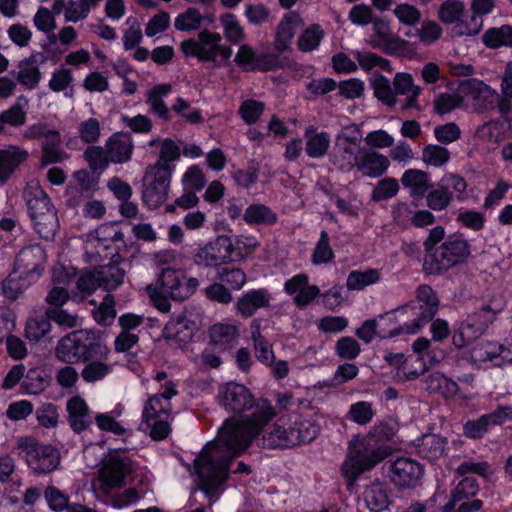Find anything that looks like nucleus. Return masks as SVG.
Instances as JSON below:
<instances>
[{
	"instance_id": "72a5a7b5",
	"label": "nucleus",
	"mask_w": 512,
	"mask_h": 512,
	"mask_svg": "<svg viewBox=\"0 0 512 512\" xmlns=\"http://www.w3.org/2000/svg\"><path fill=\"white\" fill-rule=\"evenodd\" d=\"M172 90L171 84H160L154 86L147 92L146 103L150 107V111L163 120L170 118L168 107L163 98Z\"/></svg>"
},
{
	"instance_id": "f257e3e1",
	"label": "nucleus",
	"mask_w": 512,
	"mask_h": 512,
	"mask_svg": "<svg viewBox=\"0 0 512 512\" xmlns=\"http://www.w3.org/2000/svg\"><path fill=\"white\" fill-rule=\"evenodd\" d=\"M220 405L229 412L241 414L253 409L250 416L241 420H226L217 438L208 444L194 460L199 488L214 502L218 488L228 479L229 464L244 452L252 439L276 413L265 399L255 400L251 391L243 384L228 382L218 390Z\"/></svg>"
},
{
	"instance_id": "a18cd8bd",
	"label": "nucleus",
	"mask_w": 512,
	"mask_h": 512,
	"mask_svg": "<svg viewBox=\"0 0 512 512\" xmlns=\"http://www.w3.org/2000/svg\"><path fill=\"white\" fill-rule=\"evenodd\" d=\"M483 42L490 48H497L502 45L512 47V26L503 25L488 29L483 35Z\"/></svg>"
},
{
	"instance_id": "20e7f679",
	"label": "nucleus",
	"mask_w": 512,
	"mask_h": 512,
	"mask_svg": "<svg viewBox=\"0 0 512 512\" xmlns=\"http://www.w3.org/2000/svg\"><path fill=\"white\" fill-rule=\"evenodd\" d=\"M23 195L35 231L42 239L52 240L59 229V219L50 198L34 181L27 184Z\"/></svg>"
},
{
	"instance_id": "ddd939ff",
	"label": "nucleus",
	"mask_w": 512,
	"mask_h": 512,
	"mask_svg": "<svg viewBox=\"0 0 512 512\" xmlns=\"http://www.w3.org/2000/svg\"><path fill=\"white\" fill-rule=\"evenodd\" d=\"M500 311V307L493 308L490 305H484L479 310L469 314L453 333V345L459 349L470 345L485 333Z\"/></svg>"
},
{
	"instance_id": "412c9836",
	"label": "nucleus",
	"mask_w": 512,
	"mask_h": 512,
	"mask_svg": "<svg viewBox=\"0 0 512 512\" xmlns=\"http://www.w3.org/2000/svg\"><path fill=\"white\" fill-rule=\"evenodd\" d=\"M466 93L475 101V105L482 111L492 109L499 98V94L493 91L482 81L468 80L463 85Z\"/></svg>"
},
{
	"instance_id": "7c9ffc66",
	"label": "nucleus",
	"mask_w": 512,
	"mask_h": 512,
	"mask_svg": "<svg viewBox=\"0 0 512 512\" xmlns=\"http://www.w3.org/2000/svg\"><path fill=\"white\" fill-rule=\"evenodd\" d=\"M447 440L437 434H425L419 440L417 451L423 458L433 461L445 453Z\"/></svg>"
},
{
	"instance_id": "6ab92c4d",
	"label": "nucleus",
	"mask_w": 512,
	"mask_h": 512,
	"mask_svg": "<svg viewBox=\"0 0 512 512\" xmlns=\"http://www.w3.org/2000/svg\"><path fill=\"white\" fill-rule=\"evenodd\" d=\"M372 24L373 36L370 44L373 48L383 49L387 53H394L406 45V41L393 36L390 23L380 17H375Z\"/></svg>"
},
{
	"instance_id": "4c0bfd02",
	"label": "nucleus",
	"mask_w": 512,
	"mask_h": 512,
	"mask_svg": "<svg viewBox=\"0 0 512 512\" xmlns=\"http://www.w3.org/2000/svg\"><path fill=\"white\" fill-rule=\"evenodd\" d=\"M121 233L117 231L112 224H102L96 230L89 233L86 241V253H89V248L95 247L96 243H101L105 248L108 247L109 243L118 241Z\"/></svg>"
},
{
	"instance_id": "e2e57ef3",
	"label": "nucleus",
	"mask_w": 512,
	"mask_h": 512,
	"mask_svg": "<svg viewBox=\"0 0 512 512\" xmlns=\"http://www.w3.org/2000/svg\"><path fill=\"white\" fill-rule=\"evenodd\" d=\"M399 191V184L395 178L381 179L374 187L371 199L375 202L390 199Z\"/></svg>"
},
{
	"instance_id": "603ef678",
	"label": "nucleus",
	"mask_w": 512,
	"mask_h": 512,
	"mask_svg": "<svg viewBox=\"0 0 512 512\" xmlns=\"http://www.w3.org/2000/svg\"><path fill=\"white\" fill-rule=\"evenodd\" d=\"M94 320L101 326H109L116 318L115 301L111 294H106L101 304L92 312Z\"/></svg>"
},
{
	"instance_id": "5fc2aeb1",
	"label": "nucleus",
	"mask_w": 512,
	"mask_h": 512,
	"mask_svg": "<svg viewBox=\"0 0 512 512\" xmlns=\"http://www.w3.org/2000/svg\"><path fill=\"white\" fill-rule=\"evenodd\" d=\"M38 424L46 429L56 428L59 422V408L53 403H43L35 411Z\"/></svg>"
},
{
	"instance_id": "39448f33",
	"label": "nucleus",
	"mask_w": 512,
	"mask_h": 512,
	"mask_svg": "<svg viewBox=\"0 0 512 512\" xmlns=\"http://www.w3.org/2000/svg\"><path fill=\"white\" fill-rule=\"evenodd\" d=\"M108 354L109 349L96 341L95 333L90 330H78L67 334L59 340L55 348L56 358L66 364L89 361L96 356L106 358Z\"/></svg>"
},
{
	"instance_id": "6e6552de",
	"label": "nucleus",
	"mask_w": 512,
	"mask_h": 512,
	"mask_svg": "<svg viewBox=\"0 0 512 512\" xmlns=\"http://www.w3.org/2000/svg\"><path fill=\"white\" fill-rule=\"evenodd\" d=\"M136 468V464L125 451L120 449L109 450L98 470L101 489L109 493L111 490L122 488L127 484L128 479L133 476Z\"/></svg>"
},
{
	"instance_id": "a19ab883",
	"label": "nucleus",
	"mask_w": 512,
	"mask_h": 512,
	"mask_svg": "<svg viewBox=\"0 0 512 512\" xmlns=\"http://www.w3.org/2000/svg\"><path fill=\"white\" fill-rule=\"evenodd\" d=\"M451 157L450 151L436 144H428L422 149L421 160L427 165L440 168L446 165Z\"/></svg>"
},
{
	"instance_id": "680f3d73",
	"label": "nucleus",
	"mask_w": 512,
	"mask_h": 512,
	"mask_svg": "<svg viewBox=\"0 0 512 512\" xmlns=\"http://www.w3.org/2000/svg\"><path fill=\"white\" fill-rule=\"evenodd\" d=\"M206 177L198 165L189 167L182 177L184 190L201 191L206 185Z\"/></svg>"
},
{
	"instance_id": "e433bc0d",
	"label": "nucleus",
	"mask_w": 512,
	"mask_h": 512,
	"mask_svg": "<svg viewBox=\"0 0 512 512\" xmlns=\"http://www.w3.org/2000/svg\"><path fill=\"white\" fill-rule=\"evenodd\" d=\"M243 219L250 225H273L277 222V215L263 204H252L247 207Z\"/></svg>"
},
{
	"instance_id": "4d7b16f0",
	"label": "nucleus",
	"mask_w": 512,
	"mask_h": 512,
	"mask_svg": "<svg viewBox=\"0 0 512 512\" xmlns=\"http://www.w3.org/2000/svg\"><path fill=\"white\" fill-rule=\"evenodd\" d=\"M464 4L458 0H447L439 9V18L446 24L461 23L460 21L464 13Z\"/></svg>"
},
{
	"instance_id": "3c124183",
	"label": "nucleus",
	"mask_w": 512,
	"mask_h": 512,
	"mask_svg": "<svg viewBox=\"0 0 512 512\" xmlns=\"http://www.w3.org/2000/svg\"><path fill=\"white\" fill-rule=\"evenodd\" d=\"M392 12L398 22L407 27L416 26L422 18L421 11L415 5L406 2L396 4Z\"/></svg>"
},
{
	"instance_id": "f3484780",
	"label": "nucleus",
	"mask_w": 512,
	"mask_h": 512,
	"mask_svg": "<svg viewBox=\"0 0 512 512\" xmlns=\"http://www.w3.org/2000/svg\"><path fill=\"white\" fill-rule=\"evenodd\" d=\"M391 479L399 487H414L420 480L423 471L421 465L406 457L396 459L390 466Z\"/></svg>"
},
{
	"instance_id": "58836bf2",
	"label": "nucleus",
	"mask_w": 512,
	"mask_h": 512,
	"mask_svg": "<svg viewBox=\"0 0 512 512\" xmlns=\"http://www.w3.org/2000/svg\"><path fill=\"white\" fill-rule=\"evenodd\" d=\"M96 273L101 287L107 291L116 289L121 285L125 276L124 269L112 263L100 266L96 269Z\"/></svg>"
},
{
	"instance_id": "dca6fc26",
	"label": "nucleus",
	"mask_w": 512,
	"mask_h": 512,
	"mask_svg": "<svg viewBox=\"0 0 512 512\" xmlns=\"http://www.w3.org/2000/svg\"><path fill=\"white\" fill-rule=\"evenodd\" d=\"M46 255L39 244H33L20 250L16 257L14 271L20 277L39 278L44 270Z\"/></svg>"
},
{
	"instance_id": "a878e982",
	"label": "nucleus",
	"mask_w": 512,
	"mask_h": 512,
	"mask_svg": "<svg viewBox=\"0 0 512 512\" xmlns=\"http://www.w3.org/2000/svg\"><path fill=\"white\" fill-rule=\"evenodd\" d=\"M239 336V327L234 324L216 323L209 330L210 343L220 350L234 347Z\"/></svg>"
},
{
	"instance_id": "2eb2a0df",
	"label": "nucleus",
	"mask_w": 512,
	"mask_h": 512,
	"mask_svg": "<svg viewBox=\"0 0 512 512\" xmlns=\"http://www.w3.org/2000/svg\"><path fill=\"white\" fill-rule=\"evenodd\" d=\"M232 243L226 236H218L200 247L193 256L194 263L202 267H216L232 258Z\"/></svg>"
},
{
	"instance_id": "9b49d317",
	"label": "nucleus",
	"mask_w": 512,
	"mask_h": 512,
	"mask_svg": "<svg viewBox=\"0 0 512 512\" xmlns=\"http://www.w3.org/2000/svg\"><path fill=\"white\" fill-rule=\"evenodd\" d=\"M174 166L149 165L143 177L142 201L150 209L160 207L168 198Z\"/></svg>"
},
{
	"instance_id": "37998d69",
	"label": "nucleus",
	"mask_w": 512,
	"mask_h": 512,
	"mask_svg": "<svg viewBox=\"0 0 512 512\" xmlns=\"http://www.w3.org/2000/svg\"><path fill=\"white\" fill-rule=\"evenodd\" d=\"M85 366L81 371L82 379L87 383H95L103 380L112 371V366L101 360L83 361Z\"/></svg>"
},
{
	"instance_id": "c85d7f7f",
	"label": "nucleus",
	"mask_w": 512,
	"mask_h": 512,
	"mask_svg": "<svg viewBox=\"0 0 512 512\" xmlns=\"http://www.w3.org/2000/svg\"><path fill=\"white\" fill-rule=\"evenodd\" d=\"M401 183L410 189V195L414 198L424 196L433 188V184L429 182V174L420 169L406 170L401 177Z\"/></svg>"
},
{
	"instance_id": "f03ea898",
	"label": "nucleus",
	"mask_w": 512,
	"mask_h": 512,
	"mask_svg": "<svg viewBox=\"0 0 512 512\" xmlns=\"http://www.w3.org/2000/svg\"><path fill=\"white\" fill-rule=\"evenodd\" d=\"M395 433L394 425L388 422L375 425L343 463L344 477L354 481L361 473L371 470L383 461L390 453L387 442Z\"/></svg>"
},
{
	"instance_id": "774afa93",
	"label": "nucleus",
	"mask_w": 512,
	"mask_h": 512,
	"mask_svg": "<svg viewBox=\"0 0 512 512\" xmlns=\"http://www.w3.org/2000/svg\"><path fill=\"white\" fill-rule=\"evenodd\" d=\"M264 109V103L254 99H247L241 103L239 114L246 124L252 125L257 122Z\"/></svg>"
},
{
	"instance_id": "13d9d810",
	"label": "nucleus",
	"mask_w": 512,
	"mask_h": 512,
	"mask_svg": "<svg viewBox=\"0 0 512 512\" xmlns=\"http://www.w3.org/2000/svg\"><path fill=\"white\" fill-rule=\"evenodd\" d=\"M334 257V252L330 245L329 235L326 231H321L320 238L316 243L312 253V263L320 265L331 261Z\"/></svg>"
},
{
	"instance_id": "864d4df0",
	"label": "nucleus",
	"mask_w": 512,
	"mask_h": 512,
	"mask_svg": "<svg viewBox=\"0 0 512 512\" xmlns=\"http://www.w3.org/2000/svg\"><path fill=\"white\" fill-rule=\"evenodd\" d=\"M163 335L166 339L175 340L179 343L186 342L192 336L191 331L180 317L168 321L163 329Z\"/></svg>"
},
{
	"instance_id": "de8ad7c7",
	"label": "nucleus",
	"mask_w": 512,
	"mask_h": 512,
	"mask_svg": "<svg viewBox=\"0 0 512 512\" xmlns=\"http://www.w3.org/2000/svg\"><path fill=\"white\" fill-rule=\"evenodd\" d=\"M220 23L223 26L225 39L231 44H238L245 39L246 34L244 28L234 14H223L220 17Z\"/></svg>"
},
{
	"instance_id": "aec40b11",
	"label": "nucleus",
	"mask_w": 512,
	"mask_h": 512,
	"mask_svg": "<svg viewBox=\"0 0 512 512\" xmlns=\"http://www.w3.org/2000/svg\"><path fill=\"white\" fill-rule=\"evenodd\" d=\"M47 56L43 52H33L29 57L19 62V71L17 73L18 82L28 89L37 87L41 80V72L38 65L44 64Z\"/></svg>"
},
{
	"instance_id": "9d476101",
	"label": "nucleus",
	"mask_w": 512,
	"mask_h": 512,
	"mask_svg": "<svg viewBox=\"0 0 512 512\" xmlns=\"http://www.w3.org/2000/svg\"><path fill=\"white\" fill-rule=\"evenodd\" d=\"M361 131L356 124L345 126L335 136L331 163L344 173L351 172L357 165L360 154Z\"/></svg>"
},
{
	"instance_id": "69168bd1",
	"label": "nucleus",
	"mask_w": 512,
	"mask_h": 512,
	"mask_svg": "<svg viewBox=\"0 0 512 512\" xmlns=\"http://www.w3.org/2000/svg\"><path fill=\"white\" fill-rule=\"evenodd\" d=\"M98 288H102L96 273L93 271L82 274L76 281V295L81 299L91 295Z\"/></svg>"
},
{
	"instance_id": "473e14b6",
	"label": "nucleus",
	"mask_w": 512,
	"mask_h": 512,
	"mask_svg": "<svg viewBox=\"0 0 512 512\" xmlns=\"http://www.w3.org/2000/svg\"><path fill=\"white\" fill-rule=\"evenodd\" d=\"M295 438H292L291 429L274 424L264 431L262 445L267 448H290L295 446Z\"/></svg>"
},
{
	"instance_id": "5701e85b",
	"label": "nucleus",
	"mask_w": 512,
	"mask_h": 512,
	"mask_svg": "<svg viewBox=\"0 0 512 512\" xmlns=\"http://www.w3.org/2000/svg\"><path fill=\"white\" fill-rule=\"evenodd\" d=\"M109 159L113 163H125L131 159L133 141L129 133H116L106 143Z\"/></svg>"
},
{
	"instance_id": "052dcab7",
	"label": "nucleus",
	"mask_w": 512,
	"mask_h": 512,
	"mask_svg": "<svg viewBox=\"0 0 512 512\" xmlns=\"http://www.w3.org/2000/svg\"><path fill=\"white\" fill-rule=\"evenodd\" d=\"M47 320L53 321L64 328H74L78 325V315L69 313L62 307H48L45 311Z\"/></svg>"
},
{
	"instance_id": "49530a36",
	"label": "nucleus",
	"mask_w": 512,
	"mask_h": 512,
	"mask_svg": "<svg viewBox=\"0 0 512 512\" xmlns=\"http://www.w3.org/2000/svg\"><path fill=\"white\" fill-rule=\"evenodd\" d=\"M171 413L170 402H163L160 396H151L145 403L142 421H151L159 418H169Z\"/></svg>"
},
{
	"instance_id": "a211bd4d",
	"label": "nucleus",
	"mask_w": 512,
	"mask_h": 512,
	"mask_svg": "<svg viewBox=\"0 0 512 512\" xmlns=\"http://www.w3.org/2000/svg\"><path fill=\"white\" fill-rule=\"evenodd\" d=\"M390 166L387 156L374 149L361 148L356 169L364 177L379 178Z\"/></svg>"
},
{
	"instance_id": "f704fd0d",
	"label": "nucleus",
	"mask_w": 512,
	"mask_h": 512,
	"mask_svg": "<svg viewBox=\"0 0 512 512\" xmlns=\"http://www.w3.org/2000/svg\"><path fill=\"white\" fill-rule=\"evenodd\" d=\"M51 382L48 371L42 367H35L28 370L22 386L27 394L38 395L43 392Z\"/></svg>"
},
{
	"instance_id": "c9c22d12",
	"label": "nucleus",
	"mask_w": 512,
	"mask_h": 512,
	"mask_svg": "<svg viewBox=\"0 0 512 512\" xmlns=\"http://www.w3.org/2000/svg\"><path fill=\"white\" fill-rule=\"evenodd\" d=\"M367 507L372 512H381L388 508L389 497L383 484L374 482L368 486L363 494Z\"/></svg>"
},
{
	"instance_id": "c03bdc74",
	"label": "nucleus",
	"mask_w": 512,
	"mask_h": 512,
	"mask_svg": "<svg viewBox=\"0 0 512 512\" xmlns=\"http://www.w3.org/2000/svg\"><path fill=\"white\" fill-rule=\"evenodd\" d=\"M292 438H295V446L310 443L320 433V426L314 420H303L291 427Z\"/></svg>"
},
{
	"instance_id": "4468645a",
	"label": "nucleus",
	"mask_w": 512,
	"mask_h": 512,
	"mask_svg": "<svg viewBox=\"0 0 512 512\" xmlns=\"http://www.w3.org/2000/svg\"><path fill=\"white\" fill-rule=\"evenodd\" d=\"M24 137L33 140L43 139V164L57 163L63 159L64 152L60 148L62 143L60 133L48 124L38 123L29 126Z\"/></svg>"
},
{
	"instance_id": "bf43d9fd",
	"label": "nucleus",
	"mask_w": 512,
	"mask_h": 512,
	"mask_svg": "<svg viewBox=\"0 0 512 512\" xmlns=\"http://www.w3.org/2000/svg\"><path fill=\"white\" fill-rule=\"evenodd\" d=\"M372 404L367 401H359L350 406L347 417L358 425H366L374 417Z\"/></svg>"
},
{
	"instance_id": "cd10ccee",
	"label": "nucleus",
	"mask_w": 512,
	"mask_h": 512,
	"mask_svg": "<svg viewBox=\"0 0 512 512\" xmlns=\"http://www.w3.org/2000/svg\"><path fill=\"white\" fill-rule=\"evenodd\" d=\"M28 152L18 146L0 149V183H4L17 167L26 161Z\"/></svg>"
},
{
	"instance_id": "4be33fe9",
	"label": "nucleus",
	"mask_w": 512,
	"mask_h": 512,
	"mask_svg": "<svg viewBox=\"0 0 512 512\" xmlns=\"http://www.w3.org/2000/svg\"><path fill=\"white\" fill-rule=\"evenodd\" d=\"M68 422L72 430L81 433L92 423L87 403L80 396H74L67 402Z\"/></svg>"
},
{
	"instance_id": "09e8293b",
	"label": "nucleus",
	"mask_w": 512,
	"mask_h": 512,
	"mask_svg": "<svg viewBox=\"0 0 512 512\" xmlns=\"http://www.w3.org/2000/svg\"><path fill=\"white\" fill-rule=\"evenodd\" d=\"M441 187L448 194L450 201L462 200L467 189L465 179L457 174L447 173L439 181Z\"/></svg>"
},
{
	"instance_id": "f8f14e48",
	"label": "nucleus",
	"mask_w": 512,
	"mask_h": 512,
	"mask_svg": "<svg viewBox=\"0 0 512 512\" xmlns=\"http://www.w3.org/2000/svg\"><path fill=\"white\" fill-rule=\"evenodd\" d=\"M18 455L23 457L35 474H47L60 463V454L51 445H40L35 438L21 437L17 441Z\"/></svg>"
},
{
	"instance_id": "338daca9",
	"label": "nucleus",
	"mask_w": 512,
	"mask_h": 512,
	"mask_svg": "<svg viewBox=\"0 0 512 512\" xmlns=\"http://www.w3.org/2000/svg\"><path fill=\"white\" fill-rule=\"evenodd\" d=\"M323 37V31L319 25H311L307 28L298 40V47L303 52H310L316 49Z\"/></svg>"
},
{
	"instance_id": "2f4dec72",
	"label": "nucleus",
	"mask_w": 512,
	"mask_h": 512,
	"mask_svg": "<svg viewBox=\"0 0 512 512\" xmlns=\"http://www.w3.org/2000/svg\"><path fill=\"white\" fill-rule=\"evenodd\" d=\"M302 26V20L297 14H289L284 17L277 28L275 47L282 52L287 47L297 30Z\"/></svg>"
},
{
	"instance_id": "7ed1b4c3",
	"label": "nucleus",
	"mask_w": 512,
	"mask_h": 512,
	"mask_svg": "<svg viewBox=\"0 0 512 512\" xmlns=\"http://www.w3.org/2000/svg\"><path fill=\"white\" fill-rule=\"evenodd\" d=\"M199 286L195 277L187 278L184 270L166 267L158 274L155 283L146 287L153 305L163 313L171 310L170 300L184 301L190 298Z\"/></svg>"
},
{
	"instance_id": "bb28decb",
	"label": "nucleus",
	"mask_w": 512,
	"mask_h": 512,
	"mask_svg": "<svg viewBox=\"0 0 512 512\" xmlns=\"http://www.w3.org/2000/svg\"><path fill=\"white\" fill-rule=\"evenodd\" d=\"M394 92L396 95H407L403 109H419L418 96L421 88L414 84L413 77L409 73H396L393 79Z\"/></svg>"
},
{
	"instance_id": "0e129e2a",
	"label": "nucleus",
	"mask_w": 512,
	"mask_h": 512,
	"mask_svg": "<svg viewBox=\"0 0 512 512\" xmlns=\"http://www.w3.org/2000/svg\"><path fill=\"white\" fill-rule=\"evenodd\" d=\"M479 491V485L474 477L466 476L451 491L453 501H463L474 497Z\"/></svg>"
},
{
	"instance_id": "b1692460",
	"label": "nucleus",
	"mask_w": 512,
	"mask_h": 512,
	"mask_svg": "<svg viewBox=\"0 0 512 512\" xmlns=\"http://www.w3.org/2000/svg\"><path fill=\"white\" fill-rule=\"evenodd\" d=\"M494 6V0H472L471 9L474 15L471 17L469 24H464L463 22L456 24V33L467 36L478 34L482 28L480 16L490 13Z\"/></svg>"
},
{
	"instance_id": "c756f323",
	"label": "nucleus",
	"mask_w": 512,
	"mask_h": 512,
	"mask_svg": "<svg viewBox=\"0 0 512 512\" xmlns=\"http://www.w3.org/2000/svg\"><path fill=\"white\" fill-rule=\"evenodd\" d=\"M306 146L305 152L311 158H321L328 152L331 144L327 132H317L314 126L305 129Z\"/></svg>"
},
{
	"instance_id": "393cba45",
	"label": "nucleus",
	"mask_w": 512,
	"mask_h": 512,
	"mask_svg": "<svg viewBox=\"0 0 512 512\" xmlns=\"http://www.w3.org/2000/svg\"><path fill=\"white\" fill-rule=\"evenodd\" d=\"M270 300L271 295L267 290H251L238 299L236 309L243 317L248 318L258 309L269 307Z\"/></svg>"
},
{
	"instance_id": "79ce46f5",
	"label": "nucleus",
	"mask_w": 512,
	"mask_h": 512,
	"mask_svg": "<svg viewBox=\"0 0 512 512\" xmlns=\"http://www.w3.org/2000/svg\"><path fill=\"white\" fill-rule=\"evenodd\" d=\"M371 86L374 90L375 97L383 104L393 107L397 98L395 97L394 87L392 88L391 82L386 77L376 74L371 80Z\"/></svg>"
},
{
	"instance_id": "8fccbe9b",
	"label": "nucleus",
	"mask_w": 512,
	"mask_h": 512,
	"mask_svg": "<svg viewBox=\"0 0 512 512\" xmlns=\"http://www.w3.org/2000/svg\"><path fill=\"white\" fill-rule=\"evenodd\" d=\"M379 279L380 275L376 269L352 271L347 277L346 286L348 290H362L365 287L378 282Z\"/></svg>"
},
{
	"instance_id": "0eeeda50",
	"label": "nucleus",
	"mask_w": 512,
	"mask_h": 512,
	"mask_svg": "<svg viewBox=\"0 0 512 512\" xmlns=\"http://www.w3.org/2000/svg\"><path fill=\"white\" fill-rule=\"evenodd\" d=\"M470 255V247L466 240L449 237L433 252L425 255L424 269L429 274H443L450 268L464 263Z\"/></svg>"
},
{
	"instance_id": "1a4fd4ad",
	"label": "nucleus",
	"mask_w": 512,
	"mask_h": 512,
	"mask_svg": "<svg viewBox=\"0 0 512 512\" xmlns=\"http://www.w3.org/2000/svg\"><path fill=\"white\" fill-rule=\"evenodd\" d=\"M219 33L204 30L198 39H188L181 43V50L186 56L197 57L200 61L212 62L216 67L226 64L232 55L229 46L221 44Z\"/></svg>"
},
{
	"instance_id": "423d86ee",
	"label": "nucleus",
	"mask_w": 512,
	"mask_h": 512,
	"mask_svg": "<svg viewBox=\"0 0 512 512\" xmlns=\"http://www.w3.org/2000/svg\"><path fill=\"white\" fill-rule=\"evenodd\" d=\"M416 301L398 308L397 311L402 314H408L409 310L414 311L415 318L411 322H406L391 331L389 336L393 337L399 334H414L426 323L431 321L439 309V299L436 292L426 284L418 286L416 290Z\"/></svg>"
},
{
	"instance_id": "ea45409f",
	"label": "nucleus",
	"mask_w": 512,
	"mask_h": 512,
	"mask_svg": "<svg viewBox=\"0 0 512 512\" xmlns=\"http://www.w3.org/2000/svg\"><path fill=\"white\" fill-rule=\"evenodd\" d=\"M251 338L253 340L256 358L266 365H271L274 360L272 345L261 334L259 325L251 326Z\"/></svg>"
},
{
	"instance_id": "6e6d98bb",
	"label": "nucleus",
	"mask_w": 512,
	"mask_h": 512,
	"mask_svg": "<svg viewBox=\"0 0 512 512\" xmlns=\"http://www.w3.org/2000/svg\"><path fill=\"white\" fill-rule=\"evenodd\" d=\"M203 17L196 8H188L174 20V26L179 31H192L202 24Z\"/></svg>"
}]
</instances>
